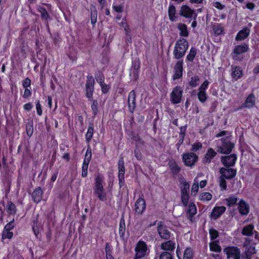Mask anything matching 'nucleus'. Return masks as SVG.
Wrapping results in <instances>:
<instances>
[{"label":"nucleus","mask_w":259,"mask_h":259,"mask_svg":"<svg viewBox=\"0 0 259 259\" xmlns=\"http://www.w3.org/2000/svg\"><path fill=\"white\" fill-rule=\"evenodd\" d=\"M140 61L139 58L136 59L134 61H132V69L140 70Z\"/></svg>","instance_id":"nucleus-61"},{"label":"nucleus","mask_w":259,"mask_h":259,"mask_svg":"<svg viewBox=\"0 0 259 259\" xmlns=\"http://www.w3.org/2000/svg\"><path fill=\"white\" fill-rule=\"evenodd\" d=\"M199 76L195 75L191 77L190 81L188 82V84L191 88H194L197 86L199 83Z\"/></svg>","instance_id":"nucleus-43"},{"label":"nucleus","mask_w":259,"mask_h":259,"mask_svg":"<svg viewBox=\"0 0 259 259\" xmlns=\"http://www.w3.org/2000/svg\"><path fill=\"white\" fill-rule=\"evenodd\" d=\"M242 70L240 67H234L232 72V76L233 78H235L236 80H237L242 77Z\"/></svg>","instance_id":"nucleus-39"},{"label":"nucleus","mask_w":259,"mask_h":259,"mask_svg":"<svg viewBox=\"0 0 259 259\" xmlns=\"http://www.w3.org/2000/svg\"><path fill=\"white\" fill-rule=\"evenodd\" d=\"M112 247L109 243L106 242L105 244V251L106 253V256L112 255Z\"/></svg>","instance_id":"nucleus-59"},{"label":"nucleus","mask_w":259,"mask_h":259,"mask_svg":"<svg viewBox=\"0 0 259 259\" xmlns=\"http://www.w3.org/2000/svg\"><path fill=\"white\" fill-rule=\"evenodd\" d=\"M197 97L199 101L201 103L205 102L207 99L206 93L203 91H199Z\"/></svg>","instance_id":"nucleus-47"},{"label":"nucleus","mask_w":259,"mask_h":259,"mask_svg":"<svg viewBox=\"0 0 259 259\" xmlns=\"http://www.w3.org/2000/svg\"><path fill=\"white\" fill-rule=\"evenodd\" d=\"M100 86L101 89V91L103 94H107L111 90V85L107 84L104 82V83H100Z\"/></svg>","instance_id":"nucleus-52"},{"label":"nucleus","mask_w":259,"mask_h":259,"mask_svg":"<svg viewBox=\"0 0 259 259\" xmlns=\"http://www.w3.org/2000/svg\"><path fill=\"white\" fill-rule=\"evenodd\" d=\"M181 184L183 186L180 188L181 194H189L190 185L189 184L185 181H183Z\"/></svg>","instance_id":"nucleus-45"},{"label":"nucleus","mask_w":259,"mask_h":259,"mask_svg":"<svg viewBox=\"0 0 259 259\" xmlns=\"http://www.w3.org/2000/svg\"><path fill=\"white\" fill-rule=\"evenodd\" d=\"M255 253V247L254 245L245 247L244 252L242 255V259H251L252 255Z\"/></svg>","instance_id":"nucleus-25"},{"label":"nucleus","mask_w":259,"mask_h":259,"mask_svg":"<svg viewBox=\"0 0 259 259\" xmlns=\"http://www.w3.org/2000/svg\"><path fill=\"white\" fill-rule=\"evenodd\" d=\"M237 159V156L236 154H231L229 155L222 156L221 161L225 167L229 168L235 165Z\"/></svg>","instance_id":"nucleus-12"},{"label":"nucleus","mask_w":259,"mask_h":259,"mask_svg":"<svg viewBox=\"0 0 259 259\" xmlns=\"http://www.w3.org/2000/svg\"><path fill=\"white\" fill-rule=\"evenodd\" d=\"M136 95L134 90L131 91L128 96L127 104L129 111L133 113L136 107Z\"/></svg>","instance_id":"nucleus-16"},{"label":"nucleus","mask_w":259,"mask_h":259,"mask_svg":"<svg viewBox=\"0 0 259 259\" xmlns=\"http://www.w3.org/2000/svg\"><path fill=\"white\" fill-rule=\"evenodd\" d=\"M85 96L89 99L91 100L93 98V94L94 92V87H85Z\"/></svg>","instance_id":"nucleus-46"},{"label":"nucleus","mask_w":259,"mask_h":259,"mask_svg":"<svg viewBox=\"0 0 259 259\" xmlns=\"http://www.w3.org/2000/svg\"><path fill=\"white\" fill-rule=\"evenodd\" d=\"M254 225L248 224L245 226L242 230V234L246 236H251L253 234Z\"/></svg>","instance_id":"nucleus-28"},{"label":"nucleus","mask_w":259,"mask_h":259,"mask_svg":"<svg viewBox=\"0 0 259 259\" xmlns=\"http://www.w3.org/2000/svg\"><path fill=\"white\" fill-rule=\"evenodd\" d=\"M159 259H172V255L169 252L163 251L160 254Z\"/></svg>","instance_id":"nucleus-58"},{"label":"nucleus","mask_w":259,"mask_h":259,"mask_svg":"<svg viewBox=\"0 0 259 259\" xmlns=\"http://www.w3.org/2000/svg\"><path fill=\"white\" fill-rule=\"evenodd\" d=\"M193 256L192 249L191 248H187L184 251L183 258L192 259Z\"/></svg>","instance_id":"nucleus-56"},{"label":"nucleus","mask_w":259,"mask_h":259,"mask_svg":"<svg viewBox=\"0 0 259 259\" xmlns=\"http://www.w3.org/2000/svg\"><path fill=\"white\" fill-rule=\"evenodd\" d=\"M168 165L172 174L177 176L181 170V167L178 165L176 161L174 159L169 160Z\"/></svg>","instance_id":"nucleus-22"},{"label":"nucleus","mask_w":259,"mask_h":259,"mask_svg":"<svg viewBox=\"0 0 259 259\" xmlns=\"http://www.w3.org/2000/svg\"><path fill=\"white\" fill-rule=\"evenodd\" d=\"M104 178L99 174L95 178V186L94 187V193L97 195L98 198L101 201H106L107 200V193L103 187Z\"/></svg>","instance_id":"nucleus-1"},{"label":"nucleus","mask_w":259,"mask_h":259,"mask_svg":"<svg viewBox=\"0 0 259 259\" xmlns=\"http://www.w3.org/2000/svg\"><path fill=\"white\" fill-rule=\"evenodd\" d=\"M31 80L28 77H26L24 79H23L22 81V85L23 88H29L31 87Z\"/></svg>","instance_id":"nucleus-60"},{"label":"nucleus","mask_w":259,"mask_h":259,"mask_svg":"<svg viewBox=\"0 0 259 259\" xmlns=\"http://www.w3.org/2000/svg\"><path fill=\"white\" fill-rule=\"evenodd\" d=\"M139 72L140 70H132L130 73V75L132 76L134 80H137L138 79L139 76Z\"/></svg>","instance_id":"nucleus-64"},{"label":"nucleus","mask_w":259,"mask_h":259,"mask_svg":"<svg viewBox=\"0 0 259 259\" xmlns=\"http://www.w3.org/2000/svg\"><path fill=\"white\" fill-rule=\"evenodd\" d=\"M220 173L221 176L226 178V179L230 180L233 179L236 176L237 170L231 167H221L220 169Z\"/></svg>","instance_id":"nucleus-15"},{"label":"nucleus","mask_w":259,"mask_h":259,"mask_svg":"<svg viewBox=\"0 0 259 259\" xmlns=\"http://www.w3.org/2000/svg\"><path fill=\"white\" fill-rule=\"evenodd\" d=\"M37 10L40 13L41 18L42 20L48 21V20L50 19L49 14L45 7L38 6Z\"/></svg>","instance_id":"nucleus-36"},{"label":"nucleus","mask_w":259,"mask_h":259,"mask_svg":"<svg viewBox=\"0 0 259 259\" xmlns=\"http://www.w3.org/2000/svg\"><path fill=\"white\" fill-rule=\"evenodd\" d=\"M243 103L247 109H251L255 107L256 97L254 94L252 93L249 94Z\"/></svg>","instance_id":"nucleus-23"},{"label":"nucleus","mask_w":259,"mask_h":259,"mask_svg":"<svg viewBox=\"0 0 259 259\" xmlns=\"http://www.w3.org/2000/svg\"><path fill=\"white\" fill-rule=\"evenodd\" d=\"M249 50V45L246 43L235 46L231 53L232 59L236 62H242L244 59L243 54L248 52Z\"/></svg>","instance_id":"nucleus-4"},{"label":"nucleus","mask_w":259,"mask_h":259,"mask_svg":"<svg viewBox=\"0 0 259 259\" xmlns=\"http://www.w3.org/2000/svg\"><path fill=\"white\" fill-rule=\"evenodd\" d=\"M6 210L10 215H15L17 211L15 204L11 201L8 202L6 206Z\"/></svg>","instance_id":"nucleus-33"},{"label":"nucleus","mask_w":259,"mask_h":259,"mask_svg":"<svg viewBox=\"0 0 259 259\" xmlns=\"http://www.w3.org/2000/svg\"><path fill=\"white\" fill-rule=\"evenodd\" d=\"M176 7L173 4H170L168 9L169 19L171 22L176 21L177 17L176 16Z\"/></svg>","instance_id":"nucleus-29"},{"label":"nucleus","mask_w":259,"mask_h":259,"mask_svg":"<svg viewBox=\"0 0 259 259\" xmlns=\"http://www.w3.org/2000/svg\"><path fill=\"white\" fill-rule=\"evenodd\" d=\"M226 210V208L224 206H215L212 210L210 215V218L213 220L219 219Z\"/></svg>","instance_id":"nucleus-17"},{"label":"nucleus","mask_w":259,"mask_h":259,"mask_svg":"<svg viewBox=\"0 0 259 259\" xmlns=\"http://www.w3.org/2000/svg\"><path fill=\"white\" fill-rule=\"evenodd\" d=\"M195 11L191 9L188 6L183 5L180 11V15L186 18H191L195 16Z\"/></svg>","instance_id":"nucleus-18"},{"label":"nucleus","mask_w":259,"mask_h":259,"mask_svg":"<svg viewBox=\"0 0 259 259\" xmlns=\"http://www.w3.org/2000/svg\"><path fill=\"white\" fill-rule=\"evenodd\" d=\"M189 47L187 40L184 38H180L177 40L173 51L174 58L181 60L185 55Z\"/></svg>","instance_id":"nucleus-3"},{"label":"nucleus","mask_w":259,"mask_h":259,"mask_svg":"<svg viewBox=\"0 0 259 259\" xmlns=\"http://www.w3.org/2000/svg\"><path fill=\"white\" fill-rule=\"evenodd\" d=\"M160 248L165 251L174 252L175 249V243L169 239L161 244Z\"/></svg>","instance_id":"nucleus-26"},{"label":"nucleus","mask_w":259,"mask_h":259,"mask_svg":"<svg viewBox=\"0 0 259 259\" xmlns=\"http://www.w3.org/2000/svg\"><path fill=\"white\" fill-rule=\"evenodd\" d=\"M250 33V29L245 26L238 31L235 36V40L237 41H241L247 38Z\"/></svg>","instance_id":"nucleus-20"},{"label":"nucleus","mask_w":259,"mask_h":259,"mask_svg":"<svg viewBox=\"0 0 259 259\" xmlns=\"http://www.w3.org/2000/svg\"><path fill=\"white\" fill-rule=\"evenodd\" d=\"M95 83V79L92 75H88L87 76V81L85 87H94Z\"/></svg>","instance_id":"nucleus-54"},{"label":"nucleus","mask_w":259,"mask_h":259,"mask_svg":"<svg viewBox=\"0 0 259 259\" xmlns=\"http://www.w3.org/2000/svg\"><path fill=\"white\" fill-rule=\"evenodd\" d=\"M202 147V145L201 143L197 142L192 145V148L191 150L192 151H197L199 149H201Z\"/></svg>","instance_id":"nucleus-62"},{"label":"nucleus","mask_w":259,"mask_h":259,"mask_svg":"<svg viewBox=\"0 0 259 259\" xmlns=\"http://www.w3.org/2000/svg\"><path fill=\"white\" fill-rule=\"evenodd\" d=\"M182 159L185 166L192 167L197 162L198 156L194 152H186L182 155Z\"/></svg>","instance_id":"nucleus-6"},{"label":"nucleus","mask_w":259,"mask_h":259,"mask_svg":"<svg viewBox=\"0 0 259 259\" xmlns=\"http://www.w3.org/2000/svg\"><path fill=\"white\" fill-rule=\"evenodd\" d=\"M91 23L94 26L97 22V11L95 7H93L91 9Z\"/></svg>","instance_id":"nucleus-42"},{"label":"nucleus","mask_w":259,"mask_h":259,"mask_svg":"<svg viewBox=\"0 0 259 259\" xmlns=\"http://www.w3.org/2000/svg\"><path fill=\"white\" fill-rule=\"evenodd\" d=\"M135 255L133 259H141L149 254V251L146 243L140 240L136 244L135 248Z\"/></svg>","instance_id":"nucleus-5"},{"label":"nucleus","mask_w":259,"mask_h":259,"mask_svg":"<svg viewBox=\"0 0 259 259\" xmlns=\"http://www.w3.org/2000/svg\"><path fill=\"white\" fill-rule=\"evenodd\" d=\"M197 55V50L195 47H191L188 54L186 56V61L192 62Z\"/></svg>","instance_id":"nucleus-35"},{"label":"nucleus","mask_w":259,"mask_h":259,"mask_svg":"<svg viewBox=\"0 0 259 259\" xmlns=\"http://www.w3.org/2000/svg\"><path fill=\"white\" fill-rule=\"evenodd\" d=\"M27 135L30 138L33 133V124L32 122H29L26 126Z\"/></svg>","instance_id":"nucleus-49"},{"label":"nucleus","mask_w":259,"mask_h":259,"mask_svg":"<svg viewBox=\"0 0 259 259\" xmlns=\"http://www.w3.org/2000/svg\"><path fill=\"white\" fill-rule=\"evenodd\" d=\"M178 29L180 30V35L182 37H188L189 31L187 25L184 23H180L178 25Z\"/></svg>","instance_id":"nucleus-31"},{"label":"nucleus","mask_w":259,"mask_h":259,"mask_svg":"<svg viewBox=\"0 0 259 259\" xmlns=\"http://www.w3.org/2000/svg\"><path fill=\"white\" fill-rule=\"evenodd\" d=\"M24 91L23 92V93H22V92H20V94L22 95V97L24 99H27L29 98L31 95H32V91H31V88H24Z\"/></svg>","instance_id":"nucleus-50"},{"label":"nucleus","mask_w":259,"mask_h":259,"mask_svg":"<svg viewBox=\"0 0 259 259\" xmlns=\"http://www.w3.org/2000/svg\"><path fill=\"white\" fill-rule=\"evenodd\" d=\"M125 232V225L124 219L122 217L120 219L119 227V234L121 238L124 239Z\"/></svg>","instance_id":"nucleus-37"},{"label":"nucleus","mask_w":259,"mask_h":259,"mask_svg":"<svg viewBox=\"0 0 259 259\" xmlns=\"http://www.w3.org/2000/svg\"><path fill=\"white\" fill-rule=\"evenodd\" d=\"M183 91L182 87L179 85L175 87L170 94V100L171 103L177 104L181 102Z\"/></svg>","instance_id":"nucleus-9"},{"label":"nucleus","mask_w":259,"mask_h":259,"mask_svg":"<svg viewBox=\"0 0 259 259\" xmlns=\"http://www.w3.org/2000/svg\"><path fill=\"white\" fill-rule=\"evenodd\" d=\"M197 213V208L193 202H190L188 205V207L186 211L188 219L191 220L195 214Z\"/></svg>","instance_id":"nucleus-27"},{"label":"nucleus","mask_w":259,"mask_h":259,"mask_svg":"<svg viewBox=\"0 0 259 259\" xmlns=\"http://www.w3.org/2000/svg\"><path fill=\"white\" fill-rule=\"evenodd\" d=\"M127 135L131 138L132 140L135 142H140L141 140V139L139 134L133 131H129L127 133Z\"/></svg>","instance_id":"nucleus-48"},{"label":"nucleus","mask_w":259,"mask_h":259,"mask_svg":"<svg viewBox=\"0 0 259 259\" xmlns=\"http://www.w3.org/2000/svg\"><path fill=\"white\" fill-rule=\"evenodd\" d=\"M38 223V219L36 218L33 221L32 226V231L36 238H38V235L39 234Z\"/></svg>","instance_id":"nucleus-44"},{"label":"nucleus","mask_w":259,"mask_h":259,"mask_svg":"<svg viewBox=\"0 0 259 259\" xmlns=\"http://www.w3.org/2000/svg\"><path fill=\"white\" fill-rule=\"evenodd\" d=\"M183 60L178 61L174 67V74L172 75V79L175 80L180 79L183 76Z\"/></svg>","instance_id":"nucleus-13"},{"label":"nucleus","mask_w":259,"mask_h":259,"mask_svg":"<svg viewBox=\"0 0 259 259\" xmlns=\"http://www.w3.org/2000/svg\"><path fill=\"white\" fill-rule=\"evenodd\" d=\"M112 9L115 12L118 13H122L123 11V6L122 5H115L113 4L112 5Z\"/></svg>","instance_id":"nucleus-63"},{"label":"nucleus","mask_w":259,"mask_h":259,"mask_svg":"<svg viewBox=\"0 0 259 259\" xmlns=\"http://www.w3.org/2000/svg\"><path fill=\"white\" fill-rule=\"evenodd\" d=\"M94 133L95 129L94 123L90 122L88 125L87 132L85 134V142L88 145H90V143L93 139Z\"/></svg>","instance_id":"nucleus-24"},{"label":"nucleus","mask_w":259,"mask_h":259,"mask_svg":"<svg viewBox=\"0 0 259 259\" xmlns=\"http://www.w3.org/2000/svg\"><path fill=\"white\" fill-rule=\"evenodd\" d=\"M91 101V107L94 116H96L98 112V102L97 100L92 99L89 100Z\"/></svg>","instance_id":"nucleus-38"},{"label":"nucleus","mask_w":259,"mask_h":259,"mask_svg":"<svg viewBox=\"0 0 259 259\" xmlns=\"http://www.w3.org/2000/svg\"><path fill=\"white\" fill-rule=\"evenodd\" d=\"M226 179V178H225V177L221 175V177L220 178L219 185L220 187L221 188V189L223 190H225L227 189V186Z\"/></svg>","instance_id":"nucleus-57"},{"label":"nucleus","mask_w":259,"mask_h":259,"mask_svg":"<svg viewBox=\"0 0 259 259\" xmlns=\"http://www.w3.org/2000/svg\"><path fill=\"white\" fill-rule=\"evenodd\" d=\"M234 146L229 137H224L217 141V151L221 154H229Z\"/></svg>","instance_id":"nucleus-2"},{"label":"nucleus","mask_w":259,"mask_h":259,"mask_svg":"<svg viewBox=\"0 0 259 259\" xmlns=\"http://www.w3.org/2000/svg\"><path fill=\"white\" fill-rule=\"evenodd\" d=\"M212 199V195L209 192H204L201 194L200 199L202 201H209Z\"/></svg>","instance_id":"nucleus-55"},{"label":"nucleus","mask_w":259,"mask_h":259,"mask_svg":"<svg viewBox=\"0 0 259 259\" xmlns=\"http://www.w3.org/2000/svg\"><path fill=\"white\" fill-rule=\"evenodd\" d=\"M181 202L184 206H187L190 199L189 194H181Z\"/></svg>","instance_id":"nucleus-53"},{"label":"nucleus","mask_w":259,"mask_h":259,"mask_svg":"<svg viewBox=\"0 0 259 259\" xmlns=\"http://www.w3.org/2000/svg\"><path fill=\"white\" fill-rule=\"evenodd\" d=\"M237 209L239 214L242 216H246L250 211L248 203L243 199H240L237 204Z\"/></svg>","instance_id":"nucleus-14"},{"label":"nucleus","mask_w":259,"mask_h":259,"mask_svg":"<svg viewBox=\"0 0 259 259\" xmlns=\"http://www.w3.org/2000/svg\"><path fill=\"white\" fill-rule=\"evenodd\" d=\"M118 176H124L125 174V166L124 161L122 157H120L118 161Z\"/></svg>","instance_id":"nucleus-32"},{"label":"nucleus","mask_w":259,"mask_h":259,"mask_svg":"<svg viewBox=\"0 0 259 259\" xmlns=\"http://www.w3.org/2000/svg\"><path fill=\"white\" fill-rule=\"evenodd\" d=\"M214 35L219 36L224 32V28L220 24H217L213 27Z\"/></svg>","instance_id":"nucleus-41"},{"label":"nucleus","mask_w":259,"mask_h":259,"mask_svg":"<svg viewBox=\"0 0 259 259\" xmlns=\"http://www.w3.org/2000/svg\"><path fill=\"white\" fill-rule=\"evenodd\" d=\"M238 198L235 195H231L225 199L226 205L228 207H234L238 204Z\"/></svg>","instance_id":"nucleus-30"},{"label":"nucleus","mask_w":259,"mask_h":259,"mask_svg":"<svg viewBox=\"0 0 259 259\" xmlns=\"http://www.w3.org/2000/svg\"><path fill=\"white\" fill-rule=\"evenodd\" d=\"M217 152L212 148H209L202 158V162L204 164H209L212 159L216 156Z\"/></svg>","instance_id":"nucleus-19"},{"label":"nucleus","mask_w":259,"mask_h":259,"mask_svg":"<svg viewBox=\"0 0 259 259\" xmlns=\"http://www.w3.org/2000/svg\"><path fill=\"white\" fill-rule=\"evenodd\" d=\"M44 191L40 187L36 188L31 194L32 201L36 204L40 203L42 200Z\"/></svg>","instance_id":"nucleus-21"},{"label":"nucleus","mask_w":259,"mask_h":259,"mask_svg":"<svg viewBox=\"0 0 259 259\" xmlns=\"http://www.w3.org/2000/svg\"><path fill=\"white\" fill-rule=\"evenodd\" d=\"M157 230L160 237L163 240H168L174 237V235L162 222L158 223Z\"/></svg>","instance_id":"nucleus-7"},{"label":"nucleus","mask_w":259,"mask_h":259,"mask_svg":"<svg viewBox=\"0 0 259 259\" xmlns=\"http://www.w3.org/2000/svg\"><path fill=\"white\" fill-rule=\"evenodd\" d=\"M146 208V201L143 194H141L138 199L136 201L134 205V210L138 214H142L145 211Z\"/></svg>","instance_id":"nucleus-10"},{"label":"nucleus","mask_w":259,"mask_h":259,"mask_svg":"<svg viewBox=\"0 0 259 259\" xmlns=\"http://www.w3.org/2000/svg\"><path fill=\"white\" fill-rule=\"evenodd\" d=\"M209 249L211 251L214 252H220L222 248L219 244V241L214 240L209 243Z\"/></svg>","instance_id":"nucleus-34"},{"label":"nucleus","mask_w":259,"mask_h":259,"mask_svg":"<svg viewBox=\"0 0 259 259\" xmlns=\"http://www.w3.org/2000/svg\"><path fill=\"white\" fill-rule=\"evenodd\" d=\"M224 252L227 255V259H240L241 251L240 248L236 246H229L224 249Z\"/></svg>","instance_id":"nucleus-8"},{"label":"nucleus","mask_w":259,"mask_h":259,"mask_svg":"<svg viewBox=\"0 0 259 259\" xmlns=\"http://www.w3.org/2000/svg\"><path fill=\"white\" fill-rule=\"evenodd\" d=\"M15 227V219H13L10 222L7 223L4 227L2 234L3 239H11L13 237V233L11 231Z\"/></svg>","instance_id":"nucleus-11"},{"label":"nucleus","mask_w":259,"mask_h":259,"mask_svg":"<svg viewBox=\"0 0 259 259\" xmlns=\"http://www.w3.org/2000/svg\"><path fill=\"white\" fill-rule=\"evenodd\" d=\"M209 234L210 240L214 241L219 235V232L213 228H211L209 229Z\"/></svg>","instance_id":"nucleus-51"},{"label":"nucleus","mask_w":259,"mask_h":259,"mask_svg":"<svg viewBox=\"0 0 259 259\" xmlns=\"http://www.w3.org/2000/svg\"><path fill=\"white\" fill-rule=\"evenodd\" d=\"M95 78L97 82L100 84L105 82V75L101 70H98L95 73Z\"/></svg>","instance_id":"nucleus-40"}]
</instances>
